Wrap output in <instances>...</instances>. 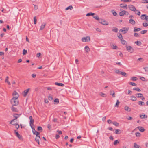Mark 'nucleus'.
I'll return each mask as SVG.
<instances>
[{
  "mask_svg": "<svg viewBox=\"0 0 148 148\" xmlns=\"http://www.w3.org/2000/svg\"><path fill=\"white\" fill-rule=\"evenodd\" d=\"M11 103L12 106H17L18 104V100L17 98H13L11 100Z\"/></svg>",
  "mask_w": 148,
  "mask_h": 148,
  "instance_id": "obj_1",
  "label": "nucleus"
},
{
  "mask_svg": "<svg viewBox=\"0 0 148 148\" xmlns=\"http://www.w3.org/2000/svg\"><path fill=\"white\" fill-rule=\"evenodd\" d=\"M81 40L83 42H88L90 41V37L89 36L84 37L82 38Z\"/></svg>",
  "mask_w": 148,
  "mask_h": 148,
  "instance_id": "obj_2",
  "label": "nucleus"
},
{
  "mask_svg": "<svg viewBox=\"0 0 148 148\" xmlns=\"http://www.w3.org/2000/svg\"><path fill=\"white\" fill-rule=\"evenodd\" d=\"M129 14V13L128 12L124 10L121 11L119 12V15L121 16H123L125 15H128Z\"/></svg>",
  "mask_w": 148,
  "mask_h": 148,
  "instance_id": "obj_3",
  "label": "nucleus"
},
{
  "mask_svg": "<svg viewBox=\"0 0 148 148\" xmlns=\"http://www.w3.org/2000/svg\"><path fill=\"white\" fill-rule=\"evenodd\" d=\"M21 115V114H14L13 116L15 119L12 120L10 122V123H12L13 122H14V121L16 120L19 117V116Z\"/></svg>",
  "mask_w": 148,
  "mask_h": 148,
  "instance_id": "obj_4",
  "label": "nucleus"
},
{
  "mask_svg": "<svg viewBox=\"0 0 148 148\" xmlns=\"http://www.w3.org/2000/svg\"><path fill=\"white\" fill-rule=\"evenodd\" d=\"M129 29V27H124L119 30V32H124L123 33L125 34L126 33Z\"/></svg>",
  "mask_w": 148,
  "mask_h": 148,
  "instance_id": "obj_5",
  "label": "nucleus"
},
{
  "mask_svg": "<svg viewBox=\"0 0 148 148\" xmlns=\"http://www.w3.org/2000/svg\"><path fill=\"white\" fill-rule=\"evenodd\" d=\"M128 8L131 11H135L136 10L135 7L132 5H128Z\"/></svg>",
  "mask_w": 148,
  "mask_h": 148,
  "instance_id": "obj_6",
  "label": "nucleus"
},
{
  "mask_svg": "<svg viewBox=\"0 0 148 148\" xmlns=\"http://www.w3.org/2000/svg\"><path fill=\"white\" fill-rule=\"evenodd\" d=\"M126 49L129 52L132 53L133 52V49L130 46H126Z\"/></svg>",
  "mask_w": 148,
  "mask_h": 148,
  "instance_id": "obj_7",
  "label": "nucleus"
},
{
  "mask_svg": "<svg viewBox=\"0 0 148 148\" xmlns=\"http://www.w3.org/2000/svg\"><path fill=\"white\" fill-rule=\"evenodd\" d=\"M99 23L104 25H108V22L104 20H100Z\"/></svg>",
  "mask_w": 148,
  "mask_h": 148,
  "instance_id": "obj_8",
  "label": "nucleus"
},
{
  "mask_svg": "<svg viewBox=\"0 0 148 148\" xmlns=\"http://www.w3.org/2000/svg\"><path fill=\"white\" fill-rule=\"evenodd\" d=\"M30 90L29 88H28L24 90L23 92V95L24 97H26Z\"/></svg>",
  "mask_w": 148,
  "mask_h": 148,
  "instance_id": "obj_9",
  "label": "nucleus"
},
{
  "mask_svg": "<svg viewBox=\"0 0 148 148\" xmlns=\"http://www.w3.org/2000/svg\"><path fill=\"white\" fill-rule=\"evenodd\" d=\"M12 95L13 96V98H18L19 96V95L16 91H14L12 94Z\"/></svg>",
  "mask_w": 148,
  "mask_h": 148,
  "instance_id": "obj_10",
  "label": "nucleus"
},
{
  "mask_svg": "<svg viewBox=\"0 0 148 148\" xmlns=\"http://www.w3.org/2000/svg\"><path fill=\"white\" fill-rule=\"evenodd\" d=\"M14 106H12L11 107L12 111L14 112H18V110L17 109V108H16Z\"/></svg>",
  "mask_w": 148,
  "mask_h": 148,
  "instance_id": "obj_11",
  "label": "nucleus"
},
{
  "mask_svg": "<svg viewBox=\"0 0 148 148\" xmlns=\"http://www.w3.org/2000/svg\"><path fill=\"white\" fill-rule=\"evenodd\" d=\"M40 139V137L39 135H38V136H36V137L35 138V141L37 142L38 144L39 145V140Z\"/></svg>",
  "mask_w": 148,
  "mask_h": 148,
  "instance_id": "obj_12",
  "label": "nucleus"
},
{
  "mask_svg": "<svg viewBox=\"0 0 148 148\" xmlns=\"http://www.w3.org/2000/svg\"><path fill=\"white\" fill-rule=\"evenodd\" d=\"M110 94L111 95H112V97H115V94L114 92V91L113 90H110Z\"/></svg>",
  "mask_w": 148,
  "mask_h": 148,
  "instance_id": "obj_13",
  "label": "nucleus"
},
{
  "mask_svg": "<svg viewBox=\"0 0 148 148\" xmlns=\"http://www.w3.org/2000/svg\"><path fill=\"white\" fill-rule=\"evenodd\" d=\"M32 132L33 134L34 135H36V136H38V135H39L40 133L38 132L34 129V130H32Z\"/></svg>",
  "mask_w": 148,
  "mask_h": 148,
  "instance_id": "obj_14",
  "label": "nucleus"
},
{
  "mask_svg": "<svg viewBox=\"0 0 148 148\" xmlns=\"http://www.w3.org/2000/svg\"><path fill=\"white\" fill-rule=\"evenodd\" d=\"M15 133L19 139L21 140L22 139V136L20 135L18 132H16Z\"/></svg>",
  "mask_w": 148,
  "mask_h": 148,
  "instance_id": "obj_15",
  "label": "nucleus"
},
{
  "mask_svg": "<svg viewBox=\"0 0 148 148\" xmlns=\"http://www.w3.org/2000/svg\"><path fill=\"white\" fill-rule=\"evenodd\" d=\"M137 128H138V130L141 132H143L145 131L144 129V128L143 127H140V126L138 127H137Z\"/></svg>",
  "mask_w": 148,
  "mask_h": 148,
  "instance_id": "obj_16",
  "label": "nucleus"
},
{
  "mask_svg": "<svg viewBox=\"0 0 148 148\" xmlns=\"http://www.w3.org/2000/svg\"><path fill=\"white\" fill-rule=\"evenodd\" d=\"M129 23L132 25H134L135 24V21L133 19H130L129 21Z\"/></svg>",
  "mask_w": 148,
  "mask_h": 148,
  "instance_id": "obj_17",
  "label": "nucleus"
},
{
  "mask_svg": "<svg viewBox=\"0 0 148 148\" xmlns=\"http://www.w3.org/2000/svg\"><path fill=\"white\" fill-rule=\"evenodd\" d=\"M46 25V24L45 23H43L40 26V30H43L45 28V26Z\"/></svg>",
  "mask_w": 148,
  "mask_h": 148,
  "instance_id": "obj_18",
  "label": "nucleus"
},
{
  "mask_svg": "<svg viewBox=\"0 0 148 148\" xmlns=\"http://www.w3.org/2000/svg\"><path fill=\"white\" fill-rule=\"evenodd\" d=\"M134 148H141L140 146L138 145L136 143H134Z\"/></svg>",
  "mask_w": 148,
  "mask_h": 148,
  "instance_id": "obj_19",
  "label": "nucleus"
},
{
  "mask_svg": "<svg viewBox=\"0 0 148 148\" xmlns=\"http://www.w3.org/2000/svg\"><path fill=\"white\" fill-rule=\"evenodd\" d=\"M120 6L122 8H126V9H127V5L126 4H121L120 5Z\"/></svg>",
  "mask_w": 148,
  "mask_h": 148,
  "instance_id": "obj_20",
  "label": "nucleus"
},
{
  "mask_svg": "<svg viewBox=\"0 0 148 148\" xmlns=\"http://www.w3.org/2000/svg\"><path fill=\"white\" fill-rule=\"evenodd\" d=\"M136 95L138 98H141L143 97V95L141 93H138L136 94Z\"/></svg>",
  "mask_w": 148,
  "mask_h": 148,
  "instance_id": "obj_21",
  "label": "nucleus"
},
{
  "mask_svg": "<svg viewBox=\"0 0 148 148\" xmlns=\"http://www.w3.org/2000/svg\"><path fill=\"white\" fill-rule=\"evenodd\" d=\"M85 51L87 53L90 50V48L88 46H86L85 47Z\"/></svg>",
  "mask_w": 148,
  "mask_h": 148,
  "instance_id": "obj_22",
  "label": "nucleus"
},
{
  "mask_svg": "<svg viewBox=\"0 0 148 148\" xmlns=\"http://www.w3.org/2000/svg\"><path fill=\"white\" fill-rule=\"evenodd\" d=\"M8 78H9V77L8 76L6 77L5 81V82H7L9 85H11V84H10V82L8 80Z\"/></svg>",
  "mask_w": 148,
  "mask_h": 148,
  "instance_id": "obj_23",
  "label": "nucleus"
},
{
  "mask_svg": "<svg viewBox=\"0 0 148 148\" xmlns=\"http://www.w3.org/2000/svg\"><path fill=\"white\" fill-rule=\"evenodd\" d=\"M10 124H11L13 125H15V127L16 128L18 129L19 128V125L18 124H16V123H10Z\"/></svg>",
  "mask_w": 148,
  "mask_h": 148,
  "instance_id": "obj_24",
  "label": "nucleus"
},
{
  "mask_svg": "<svg viewBox=\"0 0 148 148\" xmlns=\"http://www.w3.org/2000/svg\"><path fill=\"white\" fill-rule=\"evenodd\" d=\"M55 84L59 86H64V84L61 83H58V82H56Z\"/></svg>",
  "mask_w": 148,
  "mask_h": 148,
  "instance_id": "obj_25",
  "label": "nucleus"
},
{
  "mask_svg": "<svg viewBox=\"0 0 148 148\" xmlns=\"http://www.w3.org/2000/svg\"><path fill=\"white\" fill-rule=\"evenodd\" d=\"M131 100L133 101H136L137 100L136 97L134 96H132L131 97Z\"/></svg>",
  "mask_w": 148,
  "mask_h": 148,
  "instance_id": "obj_26",
  "label": "nucleus"
},
{
  "mask_svg": "<svg viewBox=\"0 0 148 148\" xmlns=\"http://www.w3.org/2000/svg\"><path fill=\"white\" fill-rule=\"evenodd\" d=\"M121 132L120 130L116 129L115 133L117 134H120L121 133Z\"/></svg>",
  "mask_w": 148,
  "mask_h": 148,
  "instance_id": "obj_27",
  "label": "nucleus"
},
{
  "mask_svg": "<svg viewBox=\"0 0 148 148\" xmlns=\"http://www.w3.org/2000/svg\"><path fill=\"white\" fill-rule=\"evenodd\" d=\"M121 43L122 44L124 45H127V43L126 41L125 40L123 39H122V40H121Z\"/></svg>",
  "mask_w": 148,
  "mask_h": 148,
  "instance_id": "obj_28",
  "label": "nucleus"
},
{
  "mask_svg": "<svg viewBox=\"0 0 148 148\" xmlns=\"http://www.w3.org/2000/svg\"><path fill=\"white\" fill-rule=\"evenodd\" d=\"M140 117L142 119H145L147 118V116L145 114H143L140 115Z\"/></svg>",
  "mask_w": 148,
  "mask_h": 148,
  "instance_id": "obj_29",
  "label": "nucleus"
},
{
  "mask_svg": "<svg viewBox=\"0 0 148 148\" xmlns=\"http://www.w3.org/2000/svg\"><path fill=\"white\" fill-rule=\"evenodd\" d=\"M125 110L129 112L131 111V109L127 106H125Z\"/></svg>",
  "mask_w": 148,
  "mask_h": 148,
  "instance_id": "obj_30",
  "label": "nucleus"
},
{
  "mask_svg": "<svg viewBox=\"0 0 148 148\" xmlns=\"http://www.w3.org/2000/svg\"><path fill=\"white\" fill-rule=\"evenodd\" d=\"M121 74L123 76L127 77V76L126 73L124 72L121 71Z\"/></svg>",
  "mask_w": 148,
  "mask_h": 148,
  "instance_id": "obj_31",
  "label": "nucleus"
},
{
  "mask_svg": "<svg viewBox=\"0 0 148 148\" xmlns=\"http://www.w3.org/2000/svg\"><path fill=\"white\" fill-rule=\"evenodd\" d=\"M34 122V120L33 119L30 120V122H29L30 125H34V124H33Z\"/></svg>",
  "mask_w": 148,
  "mask_h": 148,
  "instance_id": "obj_32",
  "label": "nucleus"
},
{
  "mask_svg": "<svg viewBox=\"0 0 148 148\" xmlns=\"http://www.w3.org/2000/svg\"><path fill=\"white\" fill-rule=\"evenodd\" d=\"M130 79L131 80L133 81H136L138 79L136 77H131Z\"/></svg>",
  "mask_w": 148,
  "mask_h": 148,
  "instance_id": "obj_33",
  "label": "nucleus"
},
{
  "mask_svg": "<svg viewBox=\"0 0 148 148\" xmlns=\"http://www.w3.org/2000/svg\"><path fill=\"white\" fill-rule=\"evenodd\" d=\"M111 12L112 13L114 16H116L117 15V13L114 10H112L111 11Z\"/></svg>",
  "mask_w": 148,
  "mask_h": 148,
  "instance_id": "obj_34",
  "label": "nucleus"
},
{
  "mask_svg": "<svg viewBox=\"0 0 148 148\" xmlns=\"http://www.w3.org/2000/svg\"><path fill=\"white\" fill-rule=\"evenodd\" d=\"M95 14L94 13H87L86 14V16H90V15H93Z\"/></svg>",
  "mask_w": 148,
  "mask_h": 148,
  "instance_id": "obj_35",
  "label": "nucleus"
},
{
  "mask_svg": "<svg viewBox=\"0 0 148 148\" xmlns=\"http://www.w3.org/2000/svg\"><path fill=\"white\" fill-rule=\"evenodd\" d=\"M112 123L114 125L116 126H119V123L116 121L114 122H113Z\"/></svg>",
  "mask_w": 148,
  "mask_h": 148,
  "instance_id": "obj_36",
  "label": "nucleus"
},
{
  "mask_svg": "<svg viewBox=\"0 0 148 148\" xmlns=\"http://www.w3.org/2000/svg\"><path fill=\"white\" fill-rule=\"evenodd\" d=\"M112 31L116 33L118 32V29L116 27H114L113 28H112Z\"/></svg>",
  "mask_w": 148,
  "mask_h": 148,
  "instance_id": "obj_37",
  "label": "nucleus"
},
{
  "mask_svg": "<svg viewBox=\"0 0 148 148\" xmlns=\"http://www.w3.org/2000/svg\"><path fill=\"white\" fill-rule=\"evenodd\" d=\"M73 9V7L71 5V6H68V7H67V8H66L65 10H67L69 9L72 10Z\"/></svg>",
  "mask_w": 148,
  "mask_h": 148,
  "instance_id": "obj_38",
  "label": "nucleus"
},
{
  "mask_svg": "<svg viewBox=\"0 0 148 148\" xmlns=\"http://www.w3.org/2000/svg\"><path fill=\"white\" fill-rule=\"evenodd\" d=\"M135 43L136 44L138 45H140L141 44V42L138 41L135 42Z\"/></svg>",
  "mask_w": 148,
  "mask_h": 148,
  "instance_id": "obj_39",
  "label": "nucleus"
},
{
  "mask_svg": "<svg viewBox=\"0 0 148 148\" xmlns=\"http://www.w3.org/2000/svg\"><path fill=\"white\" fill-rule=\"evenodd\" d=\"M141 30V29L140 28H138L137 29H135V28H134V32H138Z\"/></svg>",
  "mask_w": 148,
  "mask_h": 148,
  "instance_id": "obj_40",
  "label": "nucleus"
},
{
  "mask_svg": "<svg viewBox=\"0 0 148 148\" xmlns=\"http://www.w3.org/2000/svg\"><path fill=\"white\" fill-rule=\"evenodd\" d=\"M120 103V102L118 100H117L116 101V105L115 106V107H118L119 106V105Z\"/></svg>",
  "mask_w": 148,
  "mask_h": 148,
  "instance_id": "obj_41",
  "label": "nucleus"
},
{
  "mask_svg": "<svg viewBox=\"0 0 148 148\" xmlns=\"http://www.w3.org/2000/svg\"><path fill=\"white\" fill-rule=\"evenodd\" d=\"M100 95L103 97H106L107 96L106 95L102 92H101L100 94Z\"/></svg>",
  "mask_w": 148,
  "mask_h": 148,
  "instance_id": "obj_42",
  "label": "nucleus"
},
{
  "mask_svg": "<svg viewBox=\"0 0 148 148\" xmlns=\"http://www.w3.org/2000/svg\"><path fill=\"white\" fill-rule=\"evenodd\" d=\"M119 143V142L118 141V140H116L114 141V145H116L118 144Z\"/></svg>",
  "mask_w": 148,
  "mask_h": 148,
  "instance_id": "obj_43",
  "label": "nucleus"
},
{
  "mask_svg": "<svg viewBox=\"0 0 148 148\" xmlns=\"http://www.w3.org/2000/svg\"><path fill=\"white\" fill-rule=\"evenodd\" d=\"M133 90H136L138 92H140L141 91L140 89L138 88H134Z\"/></svg>",
  "mask_w": 148,
  "mask_h": 148,
  "instance_id": "obj_44",
  "label": "nucleus"
},
{
  "mask_svg": "<svg viewBox=\"0 0 148 148\" xmlns=\"http://www.w3.org/2000/svg\"><path fill=\"white\" fill-rule=\"evenodd\" d=\"M145 16H146V14L142 15H141V17H140L141 18V19H142L143 20H145V19H144L145 17H145Z\"/></svg>",
  "mask_w": 148,
  "mask_h": 148,
  "instance_id": "obj_45",
  "label": "nucleus"
},
{
  "mask_svg": "<svg viewBox=\"0 0 148 148\" xmlns=\"http://www.w3.org/2000/svg\"><path fill=\"white\" fill-rule=\"evenodd\" d=\"M111 47L114 49H116L117 48V47L114 44H112Z\"/></svg>",
  "mask_w": 148,
  "mask_h": 148,
  "instance_id": "obj_46",
  "label": "nucleus"
},
{
  "mask_svg": "<svg viewBox=\"0 0 148 148\" xmlns=\"http://www.w3.org/2000/svg\"><path fill=\"white\" fill-rule=\"evenodd\" d=\"M34 23L35 24H36V21H37V19H36V16H34Z\"/></svg>",
  "mask_w": 148,
  "mask_h": 148,
  "instance_id": "obj_47",
  "label": "nucleus"
},
{
  "mask_svg": "<svg viewBox=\"0 0 148 148\" xmlns=\"http://www.w3.org/2000/svg\"><path fill=\"white\" fill-rule=\"evenodd\" d=\"M147 32V30H143L141 31L140 32V33L142 34H145V33H146Z\"/></svg>",
  "mask_w": 148,
  "mask_h": 148,
  "instance_id": "obj_48",
  "label": "nucleus"
},
{
  "mask_svg": "<svg viewBox=\"0 0 148 148\" xmlns=\"http://www.w3.org/2000/svg\"><path fill=\"white\" fill-rule=\"evenodd\" d=\"M139 104L141 106H143L145 105V103L144 102L141 101H139Z\"/></svg>",
  "mask_w": 148,
  "mask_h": 148,
  "instance_id": "obj_49",
  "label": "nucleus"
},
{
  "mask_svg": "<svg viewBox=\"0 0 148 148\" xmlns=\"http://www.w3.org/2000/svg\"><path fill=\"white\" fill-rule=\"evenodd\" d=\"M129 83L132 86H136L137 84L134 83H133V82H129Z\"/></svg>",
  "mask_w": 148,
  "mask_h": 148,
  "instance_id": "obj_50",
  "label": "nucleus"
},
{
  "mask_svg": "<svg viewBox=\"0 0 148 148\" xmlns=\"http://www.w3.org/2000/svg\"><path fill=\"white\" fill-rule=\"evenodd\" d=\"M141 1L142 3H148V1L147 0H143Z\"/></svg>",
  "mask_w": 148,
  "mask_h": 148,
  "instance_id": "obj_51",
  "label": "nucleus"
},
{
  "mask_svg": "<svg viewBox=\"0 0 148 148\" xmlns=\"http://www.w3.org/2000/svg\"><path fill=\"white\" fill-rule=\"evenodd\" d=\"M37 130L39 131H42V129L41 127L39 126L38 127Z\"/></svg>",
  "mask_w": 148,
  "mask_h": 148,
  "instance_id": "obj_52",
  "label": "nucleus"
},
{
  "mask_svg": "<svg viewBox=\"0 0 148 148\" xmlns=\"http://www.w3.org/2000/svg\"><path fill=\"white\" fill-rule=\"evenodd\" d=\"M121 1L124 2H131V0H121Z\"/></svg>",
  "mask_w": 148,
  "mask_h": 148,
  "instance_id": "obj_53",
  "label": "nucleus"
},
{
  "mask_svg": "<svg viewBox=\"0 0 148 148\" xmlns=\"http://www.w3.org/2000/svg\"><path fill=\"white\" fill-rule=\"evenodd\" d=\"M27 53V51L26 50H25V49H24L23 50V55H25Z\"/></svg>",
  "mask_w": 148,
  "mask_h": 148,
  "instance_id": "obj_54",
  "label": "nucleus"
},
{
  "mask_svg": "<svg viewBox=\"0 0 148 148\" xmlns=\"http://www.w3.org/2000/svg\"><path fill=\"white\" fill-rule=\"evenodd\" d=\"M146 72H148V67H145L143 68Z\"/></svg>",
  "mask_w": 148,
  "mask_h": 148,
  "instance_id": "obj_55",
  "label": "nucleus"
},
{
  "mask_svg": "<svg viewBox=\"0 0 148 148\" xmlns=\"http://www.w3.org/2000/svg\"><path fill=\"white\" fill-rule=\"evenodd\" d=\"M143 25L144 27H146L148 26V24L146 23H143Z\"/></svg>",
  "mask_w": 148,
  "mask_h": 148,
  "instance_id": "obj_56",
  "label": "nucleus"
},
{
  "mask_svg": "<svg viewBox=\"0 0 148 148\" xmlns=\"http://www.w3.org/2000/svg\"><path fill=\"white\" fill-rule=\"evenodd\" d=\"M136 135L137 137H140V134L139 132H136Z\"/></svg>",
  "mask_w": 148,
  "mask_h": 148,
  "instance_id": "obj_57",
  "label": "nucleus"
},
{
  "mask_svg": "<svg viewBox=\"0 0 148 148\" xmlns=\"http://www.w3.org/2000/svg\"><path fill=\"white\" fill-rule=\"evenodd\" d=\"M48 99L49 100L51 101L53 99V97L52 96H51L50 95H49L48 97Z\"/></svg>",
  "mask_w": 148,
  "mask_h": 148,
  "instance_id": "obj_58",
  "label": "nucleus"
},
{
  "mask_svg": "<svg viewBox=\"0 0 148 148\" xmlns=\"http://www.w3.org/2000/svg\"><path fill=\"white\" fill-rule=\"evenodd\" d=\"M93 18L97 20H99V17L97 15L94 16Z\"/></svg>",
  "mask_w": 148,
  "mask_h": 148,
  "instance_id": "obj_59",
  "label": "nucleus"
},
{
  "mask_svg": "<svg viewBox=\"0 0 148 148\" xmlns=\"http://www.w3.org/2000/svg\"><path fill=\"white\" fill-rule=\"evenodd\" d=\"M118 37L121 40L123 39V37L121 34H120L118 36Z\"/></svg>",
  "mask_w": 148,
  "mask_h": 148,
  "instance_id": "obj_60",
  "label": "nucleus"
},
{
  "mask_svg": "<svg viewBox=\"0 0 148 148\" xmlns=\"http://www.w3.org/2000/svg\"><path fill=\"white\" fill-rule=\"evenodd\" d=\"M107 122L109 124L113 123L112 121L110 120L109 119L107 121Z\"/></svg>",
  "mask_w": 148,
  "mask_h": 148,
  "instance_id": "obj_61",
  "label": "nucleus"
},
{
  "mask_svg": "<svg viewBox=\"0 0 148 148\" xmlns=\"http://www.w3.org/2000/svg\"><path fill=\"white\" fill-rule=\"evenodd\" d=\"M121 71H120L119 70H116L115 71V72L117 74H121Z\"/></svg>",
  "mask_w": 148,
  "mask_h": 148,
  "instance_id": "obj_62",
  "label": "nucleus"
},
{
  "mask_svg": "<svg viewBox=\"0 0 148 148\" xmlns=\"http://www.w3.org/2000/svg\"><path fill=\"white\" fill-rule=\"evenodd\" d=\"M140 79L141 80L143 81H146L145 79L143 77H141L140 78Z\"/></svg>",
  "mask_w": 148,
  "mask_h": 148,
  "instance_id": "obj_63",
  "label": "nucleus"
},
{
  "mask_svg": "<svg viewBox=\"0 0 148 148\" xmlns=\"http://www.w3.org/2000/svg\"><path fill=\"white\" fill-rule=\"evenodd\" d=\"M54 102H55L57 103H59V99L57 98H56L54 100Z\"/></svg>",
  "mask_w": 148,
  "mask_h": 148,
  "instance_id": "obj_64",
  "label": "nucleus"
}]
</instances>
